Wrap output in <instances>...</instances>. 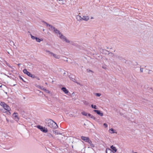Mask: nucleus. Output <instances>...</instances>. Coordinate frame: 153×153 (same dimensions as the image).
<instances>
[{"instance_id":"obj_28","label":"nucleus","mask_w":153,"mask_h":153,"mask_svg":"<svg viewBox=\"0 0 153 153\" xmlns=\"http://www.w3.org/2000/svg\"><path fill=\"white\" fill-rule=\"evenodd\" d=\"M9 44L11 46H13L14 45V43L13 41H10L9 43Z\"/></svg>"},{"instance_id":"obj_19","label":"nucleus","mask_w":153,"mask_h":153,"mask_svg":"<svg viewBox=\"0 0 153 153\" xmlns=\"http://www.w3.org/2000/svg\"><path fill=\"white\" fill-rule=\"evenodd\" d=\"M76 19H77V20L78 21H80L82 20V17L81 16L78 15L76 16Z\"/></svg>"},{"instance_id":"obj_22","label":"nucleus","mask_w":153,"mask_h":153,"mask_svg":"<svg viewBox=\"0 0 153 153\" xmlns=\"http://www.w3.org/2000/svg\"><path fill=\"white\" fill-rule=\"evenodd\" d=\"M70 43L72 45H73L75 46L76 47H78V45L77 44H76L74 42H72V41L70 42Z\"/></svg>"},{"instance_id":"obj_7","label":"nucleus","mask_w":153,"mask_h":153,"mask_svg":"<svg viewBox=\"0 0 153 153\" xmlns=\"http://www.w3.org/2000/svg\"><path fill=\"white\" fill-rule=\"evenodd\" d=\"M68 76L71 80H72L74 82L76 83L77 84H79V83L76 81V80L74 78V76L69 75Z\"/></svg>"},{"instance_id":"obj_27","label":"nucleus","mask_w":153,"mask_h":153,"mask_svg":"<svg viewBox=\"0 0 153 153\" xmlns=\"http://www.w3.org/2000/svg\"><path fill=\"white\" fill-rule=\"evenodd\" d=\"M59 37L61 39H62V37H63V36H64V35H63L62 33H60L59 34Z\"/></svg>"},{"instance_id":"obj_17","label":"nucleus","mask_w":153,"mask_h":153,"mask_svg":"<svg viewBox=\"0 0 153 153\" xmlns=\"http://www.w3.org/2000/svg\"><path fill=\"white\" fill-rule=\"evenodd\" d=\"M106 153H115L111 149H106Z\"/></svg>"},{"instance_id":"obj_15","label":"nucleus","mask_w":153,"mask_h":153,"mask_svg":"<svg viewBox=\"0 0 153 153\" xmlns=\"http://www.w3.org/2000/svg\"><path fill=\"white\" fill-rule=\"evenodd\" d=\"M53 56L56 59H59L60 58V56L56 54H54L53 53V54H52V56Z\"/></svg>"},{"instance_id":"obj_25","label":"nucleus","mask_w":153,"mask_h":153,"mask_svg":"<svg viewBox=\"0 0 153 153\" xmlns=\"http://www.w3.org/2000/svg\"><path fill=\"white\" fill-rule=\"evenodd\" d=\"M53 31L56 34L58 33L59 34L60 33L59 30H58L57 29H56V28L55 29V30H54Z\"/></svg>"},{"instance_id":"obj_2","label":"nucleus","mask_w":153,"mask_h":153,"mask_svg":"<svg viewBox=\"0 0 153 153\" xmlns=\"http://www.w3.org/2000/svg\"><path fill=\"white\" fill-rule=\"evenodd\" d=\"M3 108H4L5 110H6L7 111H8L7 112V114H10L11 113L10 112V107L8 105L6 104L4 105L3 106Z\"/></svg>"},{"instance_id":"obj_34","label":"nucleus","mask_w":153,"mask_h":153,"mask_svg":"<svg viewBox=\"0 0 153 153\" xmlns=\"http://www.w3.org/2000/svg\"><path fill=\"white\" fill-rule=\"evenodd\" d=\"M30 36H31V38L33 39H36V37L34 36H33L31 34H30Z\"/></svg>"},{"instance_id":"obj_48","label":"nucleus","mask_w":153,"mask_h":153,"mask_svg":"<svg viewBox=\"0 0 153 153\" xmlns=\"http://www.w3.org/2000/svg\"><path fill=\"white\" fill-rule=\"evenodd\" d=\"M21 65V64L19 63L18 64V65L19 66Z\"/></svg>"},{"instance_id":"obj_1","label":"nucleus","mask_w":153,"mask_h":153,"mask_svg":"<svg viewBox=\"0 0 153 153\" xmlns=\"http://www.w3.org/2000/svg\"><path fill=\"white\" fill-rule=\"evenodd\" d=\"M46 124L47 126L51 128L55 129L58 127L57 124L51 119L46 120Z\"/></svg>"},{"instance_id":"obj_42","label":"nucleus","mask_w":153,"mask_h":153,"mask_svg":"<svg viewBox=\"0 0 153 153\" xmlns=\"http://www.w3.org/2000/svg\"><path fill=\"white\" fill-rule=\"evenodd\" d=\"M140 72H143V68H140Z\"/></svg>"},{"instance_id":"obj_14","label":"nucleus","mask_w":153,"mask_h":153,"mask_svg":"<svg viewBox=\"0 0 153 153\" xmlns=\"http://www.w3.org/2000/svg\"><path fill=\"white\" fill-rule=\"evenodd\" d=\"M62 90L63 91L65 94H67L69 91L65 87H62L61 88Z\"/></svg>"},{"instance_id":"obj_36","label":"nucleus","mask_w":153,"mask_h":153,"mask_svg":"<svg viewBox=\"0 0 153 153\" xmlns=\"http://www.w3.org/2000/svg\"><path fill=\"white\" fill-rule=\"evenodd\" d=\"M103 126L105 128H107L108 127V125L106 123H104L103 124Z\"/></svg>"},{"instance_id":"obj_41","label":"nucleus","mask_w":153,"mask_h":153,"mask_svg":"<svg viewBox=\"0 0 153 153\" xmlns=\"http://www.w3.org/2000/svg\"><path fill=\"white\" fill-rule=\"evenodd\" d=\"M82 115H87V114H86L85 112H82Z\"/></svg>"},{"instance_id":"obj_31","label":"nucleus","mask_w":153,"mask_h":153,"mask_svg":"<svg viewBox=\"0 0 153 153\" xmlns=\"http://www.w3.org/2000/svg\"><path fill=\"white\" fill-rule=\"evenodd\" d=\"M95 95L97 97H100L101 95V94L100 93H96L95 94Z\"/></svg>"},{"instance_id":"obj_37","label":"nucleus","mask_w":153,"mask_h":153,"mask_svg":"<svg viewBox=\"0 0 153 153\" xmlns=\"http://www.w3.org/2000/svg\"><path fill=\"white\" fill-rule=\"evenodd\" d=\"M6 64L9 67L11 68H12V66H11L8 63H7L6 62Z\"/></svg>"},{"instance_id":"obj_20","label":"nucleus","mask_w":153,"mask_h":153,"mask_svg":"<svg viewBox=\"0 0 153 153\" xmlns=\"http://www.w3.org/2000/svg\"><path fill=\"white\" fill-rule=\"evenodd\" d=\"M108 55L109 57H113V56H114L115 55H114L113 53L111 52H109Z\"/></svg>"},{"instance_id":"obj_6","label":"nucleus","mask_w":153,"mask_h":153,"mask_svg":"<svg viewBox=\"0 0 153 153\" xmlns=\"http://www.w3.org/2000/svg\"><path fill=\"white\" fill-rule=\"evenodd\" d=\"M81 139L82 140L86 142H88L89 140H90L89 138L88 137H86L83 136H82L81 137Z\"/></svg>"},{"instance_id":"obj_46","label":"nucleus","mask_w":153,"mask_h":153,"mask_svg":"<svg viewBox=\"0 0 153 153\" xmlns=\"http://www.w3.org/2000/svg\"><path fill=\"white\" fill-rule=\"evenodd\" d=\"M17 114V113H16V112H14L13 113V115H15V114Z\"/></svg>"},{"instance_id":"obj_3","label":"nucleus","mask_w":153,"mask_h":153,"mask_svg":"<svg viewBox=\"0 0 153 153\" xmlns=\"http://www.w3.org/2000/svg\"><path fill=\"white\" fill-rule=\"evenodd\" d=\"M37 128L44 133H46L48 131L47 128H45V127H43L41 126H38Z\"/></svg>"},{"instance_id":"obj_53","label":"nucleus","mask_w":153,"mask_h":153,"mask_svg":"<svg viewBox=\"0 0 153 153\" xmlns=\"http://www.w3.org/2000/svg\"><path fill=\"white\" fill-rule=\"evenodd\" d=\"M88 115H91L90 114H88Z\"/></svg>"},{"instance_id":"obj_54","label":"nucleus","mask_w":153,"mask_h":153,"mask_svg":"<svg viewBox=\"0 0 153 153\" xmlns=\"http://www.w3.org/2000/svg\"><path fill=\"white\" fill-rule=\"evenodd\" d=\"M59 1H62V0H59Z\"/></svg>"},{"instance_id":"obj_16","label":"nucleus","mask_w":153,"mask_h":153,"mask_svg":"<svg viewBox=\"0 0 153 153\" xmlns=\"http://www.w3.org/2000/svg\"><path fill=\"white\" fill-rule=\"evenodd\" d=\"M12 117L16 121H18L19 120V117L17 115H13Z\"/></svg>"},{"instance_id":"obj_13","label":"nucleus","mask_w":153,"mask_h":153,"mask_svg":"<svg viewBox=\"0 0 153 153\" xmlns=\"http://www.w3.org/2000/svg\"><path fill=\"white\" fill-rule=\"evenodd\" d=\"M89 19L88 16H83L82 17V20L87 21H88Z\"/></svg>"},{"instance_id":"obj_39","label":"nucleus","mask_w":153,"mask_h":153,"mask_svg":"<svg viewBox=\"0 0 153 153\" xmlns=\"http://www.w3.org/2000/svg\"><path fill=\"white\" fill-rule=\"evenodd\" d=\"M54 132L55 134H58V131L57 130L55 131H54Z\"/></svg>"},{"instance_id":"obj_11","label":"nucleus","mask_w":153,"mask_h":153,"mask_svg":"<svg viewBox=\"0 0 153 153\" xmlns=\"http://www.w3.org/2000/svg\"><path fill=\"white\" fill-rule=\"evenodd\" d=\"M88 117V118H90L94 120L97 121L99 120H97L96 117H94V115H87Z\"/></svg>"},{"instance_id":"obj_24","label":"nucleus","mask_w":153,"mask_h":153,"mask_svg":"<svg viewBox=\"0 0 153 153\" xmlns=\"http://www.w3.org/2000/svg\"><path fill=\"white\" fill-rule=\"evenodd\" d=\"M111 150H112L113 151H114L115 152H116L117 151V149L116 147H114L113 146H111Z\"/></svg>"},{"instance_id":"obj_26","label":"nucleus","mask_w":153,"mask_h":153,"mask_svg":"<svg viewBox=\"0 0 153 153\" xmlns=\"http://www.w3.org/2000/svg\"><path fill=\"white\" fill-rule=\"evenodd\" d=\"M36 40L37 42H40L41 41H42L43 40L42 39H39V38H38L37 37L36 39Z\"/></svg>"},{"instance_id":"obj_43","label":"nucleus","mask_w":153,"mask_h":153,"mask_svg":"<svg viewBox=\"0 0 153 153\" xmlns=\"http://www.w3.org/2000/svg\"><path fill=\"white\" fill-rule=\"evenodd\" d=\"M149 90L151 91V90L153 91V89L152 88H150L149 89Z\"/></svg>"},{"instance_id":"obj_52","label":"nucleus","mask_w":153,"mask_h":153,"mask_svg":"<svg viewBox=\"0 0 153 153\" xmlns=\"http://www.w3.org/2000/svg\"><path fill=\"white\" fill-rule=\"evenodd\" d=\"M45 84H46V85H47V82H46V83H45Z\"/></svg>"},{"instance_id":"obj_5","label":"nucleus","mask_w":153,"mask_h":153,"mask_svg":"<svg viewBox=\"0 0 153 153\" xmlns=\"http://www.w3.org/2000/svg\"><path fill=\"white\" fill-rule=\"evenodd\" d=\"M108 131L110 134H113L114 133L117 134V132L116 130L114 129L113 128H111L109 129Z\"/></svg>"},{"instance_id":"obj_18","label":"nucleus","mask_w":153,"mask_h":153,"mask_svg":"<svg viewBox=\"0 0 153 153\" xmlns=\"http://www.w3.org/2000/svg\"><path fill=\"white\" fill-rule=\"evenodd\" d=\"M44 51L46 53H48V54L50 55L51 56H52V54H53V52H51L50 51L47 50H44Z\"/></svg>"},{"instance_id":"obj_4","label":"nucleus","mask_w":153,"mask_h":153,"mask_svg":"<svg viewBox=\"0 0 153 153\" xmlns=\"http://www.w3.org/2000/svg\"><path fill=\"white\" fill-rule=\"evenodd\" d=\"M114 57L117 60L121 61H122L124 59L122 56L119 55H115Z\"/></svg>"},{"instance_id":"obj_40","label":"nucleus","mask_w":153,"mask_h":153,"mask_svg":"<svg viewBox=\"0 0 153 153\" xmlns=\"http://www.w3.org/2000/svg\"><path fill=\"white\" fill-rule=\"evenodd\" d=\"M19 78H20V79H22V81H23V82H25V81L24 80V79H22V78L21 77V76H19Z\"/></svg>"},{"instance_id":"obj_38","label":"nucleus","mask_w":153,"mask_h":153,"mask_svg":"<svg viewBox=\"0 0 153 153\" xmlns=\"http://www.w3.org/2000/svg\"><path fill=\"white\" fill-rule=\"evenodd\" d=\"M87 72H93L92 71H91V70H90V69H87Z\"/></svg>"},{"instance_id":"obj_8","label":"nucleus","mask_w":153,"mask_h":153,"mask_svg":"<svg viewBox=\"0 0 153 153\" xmlns=\"http://www.w3.org/2000/svg\"><path fill=\"white\" fill-rule=\"evenodd\" d=\"M44 22V23L46 24L47 26V27L49 26V27H50L51 28V29H50V30H55V28L54 27H53L52 25L48 24V23H47V22Z\"/></svg>"},{"instance_id":"obj_10","label":"nucleus","mask_w":153,"mask_h":153,"mask_svg":"<svg viewBox=\"0 0 153 153\" xmlns=\"http://www.w3.org/2000/svg\"><path fill=\"white\" fill-rule=\"evenodd\" d=\"M23 72L24 73L26 74H27V75H28V76H30V75H31V73L27 71V70L26 69H25L23 70Z\"/></svg>"},{"instance_id":"obj_33","label":"nucleus","mask_w":153,"mask_h":153,"mask_svg":"<svg viewBox=\"0 0 153 153\" xmlns=\"http://www.w3.org/2000/svg\"><path fill=\"white\" fill-rule=\"evenodd\" d=\"M91 107L92 108H93L94 109H97V106L95 105H91Z\"/></svg>"},{"instance_id":"obj_44","label":"nucleus","mask_w":153,"mask_h":153,"mask_svg":"<svg viewBox=\"0 0 153 153\" xmlns=\"http://www.w3.org/2000/svg\"><path fill=\"white\" fill-rule=\"evenodd\" d=\"M35 78H36L37 79H38V80H40L39 78V77H38L37 76H36V77H35Z\"/></svg>"},{"instance_id":"obj_35","label":"nucleus","mask_w":153,"mask_h":153,"mask_svg":"<svg viewBox=\"0 0 153 153\" xmlns=\"http://www.w3.org/2000/svg\"><path fill=\"white\" fill-rule=\"evenodd\" d=\"M47 136L50 137H53L52 135L50 133H48L47 134Z\"/></svg>"},{"instance_id":"obj_23","label":"nucleus","mask_w":153,"mask_h":153,"mask_svg":"<svg viewBox=\"0 0 153 153\" xmlns=\"http://www.w3.org/2000/svg\"><path fill=\"white\" fill-rule=\"evenodd\" d=\"M94 111L96 112L99 115H103V113H101L99 110H94Z\"/></svg>"},{"instance_id":"obj_50","label":"nucleus","mask_w":153,"mask_h":153,"mask_svg":"<svg viewBox=\"0 0 153 153\" xmlns=\"http://www.w3.org/2000/svg\"><path fill=\"white\" fill-rule=\"evenodd\" d=\"M93 18H94L93 17H91V19H93Z\"/></svg>"},{"instance_id":"obj_32","label":"nucleus","mask_w":153,"mask_h":153,"mask_svg":"<svg viewBox=\"0 0 153 153\" xmlns=\"http://www.w3.org/2000/svg\"><path fill=\"white\" fill-rule=\"evenodd\" d=\"M30 77H32V78H35L36 77V76L35 75H33L31 74V75L30 76Z\"/></svg>"},{"instance_id":"obj_30","label":"nucleus","mask_w":153,"mask_h":153,"mask_svg":"<svg viewBox=\"0 0 153 153\" xmlns=\"http://www.w3.org/2000/svg\"><path fill=\"white\" fill-rule=\"evenodd\" d=\"M102 68L105 70L107 69V66L106 65H102Z\"/></svg>"},{"instance_id":"obj_51","label":"nucleus","mask_w":153,"mask_h":153,"mask_svg":"<svg viewBox=\"0 0 153 153\" xmlns=\"http://www.w3.org/2000/svg\"><path fill=\"white\" fill-rule=\"evenodd\" d=\"M1 87H2V85H1V86H0V88H1Z\"/></svg>"},{"instance_id":"obj_21","label":"nucleus","mask_w":153,"mask_h":153,"mask_svg":"<svg viewBox=\"0 0 153 153\" xmlns=\"http://www.w3.org/2000/svg\"><path fill=\"white\" fill-rule=\"evenodd\" d=\"M88 142L90 145V146L91 147H94V144L92 143V142L90 140H89V141Z\"/></svg>"},{"instance_id":"obj_12","label":"nucleus","mask_w":153,"mask_h":153,"mask_svg":"<svg viewBox=\"0 0 153 153\" xmlns=\"http://www.w3.org/2000/svg\"><path fill=\"white\" fill-rule=\"evenodd\" d=\"M61 39L63 41H65L66 43H70V41L68 39L66 38V37H65V36H64Z\"/></svg>"},{"instance_id":"obj_29","label":"nucleus","mask_w":153,"mask_h":153,"mask_svg":"<svg viewBox=\"0 0 153 153\" xmlns=\"http://www.w3.org/2000/svg\"><path fill=\"white\" fill-rule=\"evenodd\" d=\"M6 103H5L4 102H1V101H0V105L2 106L3 107L4 106V105Z\"/></svg>"},{"instance_id":"obj_9","label":"nucleus","mask_w":153,"mask_h":153,"mask_svg":"<svg viewBox=\"0 0 153 153\" xmlns=\"http://www.w3.org/2000/svg\"><path fill=\"white\" fill-rule=\"evenodd\" d=\"M38 88H39L40 89L45 91L47 93H49L50 92L48 90H47L45 88H44L42 86L38 85Z\"/></svg>"},{"instance_id":"obj_45","label":"nucleus","mask_w":153,"mask_h":153,"mask_svg":"<svg viewBox=\"0 0 153 153\" xmlns=\"http://www.w3.org/2000/svg\"><path fill=\"white\" fill-rule=\"evenodd\" d=\"M25 114V112L24 111L22 112H21V114Z\"/></svg>"},{"instance_id":"obj_49","label":"nucleus","mask_w":153,"mask_h":153,"mask_svg":"<svg viewBox=\"0 0 153 153\" xmlns=\"http://www.w3.org/2000/svg\"><path fill=\"white\" fill-rule=\"evenodd\" d=\"M66 74L65 72L63 74V75H64L65 74Z\"/></svg>"},{"instance_id":"obj_47","label":"nucleus","mask_w":153,"mask_h":153,"mask_svg":"<svg viewBox=\"0 0 153 153\" xmlns=\"http://www.w3.org/2000/svg\"><path fill=\"white\" fill-rule=\"evenodd\" d=\"M6 120H7V121L8 122V120L7 118L6 119Z\"/></svg>"}]
</instances>
